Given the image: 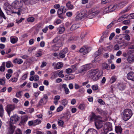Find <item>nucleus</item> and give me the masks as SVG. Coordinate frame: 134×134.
<instances>
[{
	"instance_id": "obj_1",
	"label": "nucleus",
	"mask_w": 134,
	"mask_h": 134,
	"mask_svg": "<svg viewBox=\"0 0 134 134\" xmlns=\"http://www.w3.org/2000/svg\"><path fill=\"white\" fill-rule=\"evenodd\" d=\"M88 75L94 81L98 80L101 75L100 72L98 69L91 70L88 71Z\"/></svg>"
},
{
	"instance_id": "obj_2",
	"label": "nucleus",
	"mask_w": 134,
	"mask_h": 134,
	"mask_svg": "<svg viewBox=\"0 0 134 134\" xmlns=\"http://www.w3.org/2000/svg\"><path fill=\"white\" fill-rule=\"evenodd\" d=\"M132 114V111L130 109H127L124 110L122 118L125 121L129 120Z\"/></svg>"
},
{
	"instance_id": "obj_3",
	"label": "nucleus",
	"mask_w": 134,
	"mask_h": 134,
	"mask_svg": "<svg viewBox=\"0 0 134 134\" xmlns=\"http://www.w3.org/2000/svg\"><path fill=\"white\" fill-rule=\"evenodd\" d=\"M4 7L6 12L8 15H10L13 13V11L12 7L8 3H7L4 4Z\"/></svg>"
},
{
	"instance_id": "obj_4",
	"label": "nucleus",
	"mask_w": 134,
	"mask_h": 134,
	"mask_svg": "<svg viewBox=\"0 0 134 134\" xmlns=\"http://www.w3.org/2000/svg\"><path fill=\"white\" fill-rule=\"evenodd\" d=\"M92 66L91 64L85 65L82 66L81 69L78 71L79 73H84L87 70L90 69Z\"/></svg>"
},
{
	"instance_id": "obj_5",
	"label": "nucleus",
	"mask_w": 134,
	"mask_h": 134,
	"mask_svg": "<svg viewBox=\"0 0 134 134\" xmlns=\"http://www.w3.org/2000/svg\"><path fill=\"white\" fill-rule=\"evenodd\" d=\"M48 97L46 94L43 95V97L41 98L39 101L37 106V107L41 106L45 104L47 101Z\"/></svg>"
},
{
	"instance_id": "obj_6",
	"label": "nucleus",
	"mask_w": 134,
	"mask_h": 134,
	"mask_svg": "<svg viewBox=\"0 0 134 134\" xmlns=\"http://www.w3.org/2000/svg\"><path fill=\"white\" fill-rule=\"evenodd\" d=\"M87 16L86 12L85 11H82L77 15L75 18V20L77 21L81 20Z\"/></svg>"
},
{
	"instance_id": "obj_7",
	"label": "nucleus",
	"mask_w": 134,
	"mask_h": 134,
	"mask_svg": "<svg viewBox=\"0 0 134 134\" xmlns=\"http://www.w3.org/2000/svg\"><path fill=\"white\" fill-rule=\"evenodd\" d=\"M116 6L113 5H111L104 9L103 12L104 13H106L109 12H112L116 9Z\"/></svg>"
},
{
	"instance_id": "obj_8",
	"label": "nucleus",
	"mask_w": 134,
	"mask_h": 134,
	"mask_svg": "<svg viewBox=\"0 0 134 134\" xmlns=\"http://www.w3.org/2000/svg\"><path fill=\"white\" fill-rule=\"evenodd\" d=\"M104 131L105 133L107 134V133L112 130V126L111 124L109 122L106 123L104 125Z\"/></svg>"
},
{
	"instance_id": "obj_9",
	"label": "nucleus",
	"mask_w": 134,
	"mask_h": 134,
	"mask_svg": "<svg viewBox=\"0 0 134 134\" xmlns=\"http://www.w3.org/2000/svg\"><path fill=\"white\" fill-rule=\"evenodd\" d=\"M16 126L14 124L9 123V125L8 127V131L10 134H12L14 132L15 130Z\"/></svg>"
},
{
	"instance_id": "obj_10",
	"label": "nucleus",
	"mask_w": 134,
	"mask_h": 134,
	"mask_svg": "<svg viewBox=\"0 0 134 134\" xmlns=\"http://www.w3.org/2000/svg\"><path fill=\"white\" fill-rule=\"evenodd\" d=\"M95 125L96 128L98 130L101 129L102 127V122L100 119H97L95 120Z\"/></svg>"
},
{
	"instance_id": "obj_11",
	"label": "nucleus",
	"mask_w": 134,
	"mask_h": 134,
	"mask_svg": "<svg viewBox=\"0 0 134 134\" xmlns=\"http://www.w3.org/2000/svg\"><path fill=\"white\" fill-rule=\"evenodd\" d=\"M19 117L16 115H15L11 116L9 123L14 124H15L19 119Z\"/></svg>"
},
{
	"instance_id": "obj_12",
	"label": "nucleus",
	"mask_w": 134,
	"mask_h": 134,
	"mask_svg": "<svg viewBox=\"0 0 134 134\" xmlns=\"http://www.w3.org/2000/svg\"><path fill=\"white\" fill-rule=\"evenodd\" d=\"M14 109V106L13 105L9 104L7 106L6 110L9 116L10 115L11 111L13 110Z\"/></svg>"
},
{
	"instance_id": "obj_13",
	"label": "nucleus",
	"mask_w": 134,
	"mask_h": 134,
	"mask_svg": "<svg viewBox=\"0 0 134 134\" xmlns=\"http://www.w3.org/2000/svg\"><path fill=\"white\" fill-rule=\"evenodd\" d=\"M89 49H90V48L83 46L80 49L79 52L83 55H85L88 53Z\"/></svg>"
},
{
	"instance_id": "obj_14",
	"label": "nucleus",
	"mask_w": 134,
	"mask_h": 134,
	"mask_svg": "<svg viewBox=\"0 0 134 134\" xmlns=\"http://www.w3.org/2000/svg\"><path fill=\"white\" fill-rule=\"evenodd\" d=\"M68 51V49L65 48L61 51L59 54V57L64 58L65 57V54L67 53Z\"/></svg>"
},
{
	"instance_id": "obj_15",
	"label": "nucleus",
	"mask_w": 134,
	"mask_h": 134,
	"mask_svg": "<svg viewBox=\"0 0 134 134\" xmlns=\"http://www.w3.org/2000/svg\"><path fill=\"white\" fill-rule=\"evenodd\" d=\"M23 4L20 1H15L14 3V5L16 8L19 9L20 8L23 6Z\"/></svg>"
},
{
	"instance_id": "obj_16",
	"label": "nucleus",
	"mask_w": 134,
	"mask_h": 134,
	"mask_svg": "<svg viewBox=\"0 0 134 134\" xmlns=\"http://www.w3.org/2000/svg\"><path fill=\"white\" fill-rule=\"evenodd\" d=\"M127 79L134 81V73L132 71L129 72L127 75Z\"/></svg>"
},
{
	"instance_id": "obj_17",
	"label": "nucleus",
	"mask_w": 134,
	"mask_h": 134,
	"mask_svg": "<svg viewBox=\"0 0 134 134\" xmlns=\"http://www.w3.org/2000/svg\"><path fill=\"white\" fill-rule=\"evenodd\" d=\"M126 3L125 2H122L117 5H115L116 6V9H120L123 8L126 4Z\"/></svg>"
},
{
	"instance_id": "obj_18",
	"label": "nucleus",
	"mask_w": 134,
	"mask_h": 134,
	"mask_svg": "<svg viewBox=\"0 0 134 134\" xmlns=\"http://www.w3.org/2000/svg\"><path fill=\"white\" fill-rule=\"evenodd\" d=\"M86 133L88 134H98L97 131L93 129H89Z\"/></svg>"
},
{
	"instance_id": "obj_19",
	"label": "nucleus",
	"mask_w": 134,
	"mask_h": 134,
	"mask_svg": "<svg viewBox=\"0 0 134 134\" xmlns=\"http://www.w3.org/2000/svg\"><path fill=\"white\" fill-rule=\"evenodd\" d=\"M102 68L103 70L106 69L107 70H108L110 69V67L108 64L104 63L102 64Z\"/></svg>"
},
{
	"instance_id": "obj_20",
	"label": "nucleus",
	"mask_w": 134,
	"mask_h": 134,
	"mask_svg": "<svg viewBox=\"0 0 134 134\" xmlns=\"http://www.w3.org/2000/svg\"><path fill=\"white\" fill-rule=\"evenodd\" d=\"M26 5H32L34 3L33 0H22Z\"/></svg>"
},
{
	"instance_id": "obj_21",
	"label": "nucleus",
	"mask_w": 134,
	"mask_h": 134,
	"mask_svg": "<svg viewBox=\"0 0 134 134\" xmlns=\"http://www.w3.org/2000/svg\"><path fill=\"white\" fill-rule=\"evenodd\" d=\"M74 76L72 75H67L65 76V79L66 80H69L73 79Z\"/></svg>"
},
{
	"instance_id": "obj_22",
	"label": "nucleus",
	"mask_w": 134,
	"mask_h": 134,
	"mask_svg": "<svg viewBox=\"0 0 134 134\" xmlns=\"http://www.w3.org/2000/svg\"><path fill=\"white\" fill-rule=\"evenodd\" d=\"M127 60L129 63L134 62V56L133 55L129 56L128 57Z\"/></svg>"
},
{
	"instance_id": "obj_23",
	"label": "nucleus",
	"mask_w": 134,
	"mask_h": 134,
	"mask_svg": "<svg viewBox=\"0 0 134 134\" xmlns=\"http://www.w3.org/2000/svg\"><path fill=\"white\" fill-rule=\"evenodd\" d=\"M5 65H6V67L7 68L12 67L13 66V64L12 62L10 61H8L5 63Z\"/></svg>"
},
{
	"instance_id": "obj_24",
	"label": "nucleus",
	"mask_w": 134,
	"mask_h": 134,
	"mask_svg": "<svg viewBox=\"0 0 134 134\" xmlns=\"http://www.w3.org/2000/svg\"><path fill=\"white\" fill-rule=\"evenodd\" d=\"M115 130L116 132L117 133H121L122 131V129L120 126H116Z\"/></svg>"
},
{
	"instance_id": "obj_25",
	"label": "nucleus",
	"mask_w": 134,
	"mask_h": 134,
	"mask_svg": "<svg viewBox=\"0 0 134 134\" xmlns=\"http://www.w3.org/2000/svg\"><path fill=\"white\" fill-rule=\"evenodd\" d=\"M14 63H18V64H20L23 63V61L21 59H18L17 58L15 59L13 61Z\"/></svg>"
},
{
	"instance_id": "obj_26",
	"label": "nucleus",
	"mask_w": 134,
	"mask_h": 134,
	"mask_svg": "<svg viewBox=\"0 0 134 134\" xmlns=\"http://www.w3.org/2000/svg\"><path fill=\"white\" fill-rule=\"evenodd\" d=\"M66 5L67 8L70 9H72L74 8L73 5L71 4V2L70 1H68L66 4Z\"/></svg>"
},
{
	"instance_id": "obj_27",
	"label": "nucleus",
	"mask_w": 134,
	"mask_h": 134,
	"mask_svg": "<svg viewBox=\"0 0 134 134\" xmlns=\"http://www.w3.org/2000/svg\"><path fill=\"white\" fill-rule=\"evenodd\" d=\"M109 35V31L108 30H106L103 32L102 37L103 38H105L108 36Z\"/></svg>"
},
{
	"instance_id": "obj_28",
	"label": "nucleus",
	"mask_w": 134,
	"mask_h": 134,
	"mask_svg": "<svg viewBox=\"0 0 134 134\" xmlns=\"http://www.w3.org/2000/svg\"><path fill=\"white\" fill-rule=\"evenodd\" d=\"M101 117L100 116H96L93 113H92V115L91 116L90 120H92L94 119H95L96 120L97 119H98L99 118H100Z\"/></svg>"
},
{
	"instance_id": "obj_29",
	"label": "nucleus",
	"mask_w": 134,
	"mask_h": 134,
	"mask_svg": "<svg viewBox=\"0 0 134 134\" xmlns=\"http://www.w3.org/2000/svg\"><path fill=\"white\" fill-rule=\"evenodd\" d=\"M79 25L78 24H74L72 25L70 28V30L71 31H73L79 28Z\"/></svg>"
},
{
	"instance_id": "obj_30",
	"label": "nucleus",
	"mask_w": 134,
	"mask_h": 134,
	"mask_svg": "<svg viewBox=\"0 0 134 134\" xmlns=\"http://www.w3.org/2000/svg\"><path fill=\"white\" fill-rule=\"evenodd\" d=\"M63 46L62 43L60 41V42H57L55 44V46L54 47H56V50H59V48Z\"/></svg>"
},
{
	"instance_id": "obj_31",
	"label": "nucleus",
	"mask_w": 134,
	"mask_h": 134,
	"mask_svg": "<svg viewBox=\"0 0 134 134\" xmlns=\"http://www.w3.org/2000/svg\"><path fill=\"white\" fill-rule=\"evenodd\" d=\"M58 33L59 34H62L65 31V28L64 26L60 27L57 29Z\"/></svg>"
},
{
	"instance_id": "obj_32",
	"label": "nucleus",
	"mask_w": 134,
	"mask_h": 134,
	"mask_svg": "<svg viewBox=\"0 0 134 134\" xmlns=\"http://www.w3.org/2000/svg\"><path fill=\"white\" fill-rule=\"evenodd\" d=\"M60 96H56L54 98V104L56 105L58 104V102L60 99Z\"/></svg>"
},
{
	"instance_id": "obj_33",
	"label": "nucleus",
	"mask_w": 134,
	"mask_h": 134,
	"mask_svg": "<svg viewBox=\"0 0 134 134\" xmlns=\"http://www.w3.org/2000/svg\"><path fill=\"white\" fill-rule=\"evenodd\" d=\"M5 69V62H3L2 63V65L0 66V71L1 72L4 71Z\"/></svg>"
},
{
	"instance_id": "obj_34",
	"label": "nucleus",
	"mask_w": 134,
	"mask_h": 134,
	"mask_svg": "<svg viewBox=\"0 0 134 134\" xmlns=\"http://www.w3.org/2000/svg\"><path fill=\"white\" fill-rule=\"evenodd\" d=\"M96 111L98 113H99L100 114H102V113H103L104 114L106 115L108 113V112L107 111H106L105 112V113H104V111H103L102 110H101L100 109H99L98 108H97L96 109Z\"/></svg>"
},
{
	"instance_id": "obj_35",
	"label": "nucleus",
	"mask_w": 134,
	"mask_h": 134,
	"mask_svg": "<svg viewBox=\"0 0 134 134\" xmlns=\"http://www.w3.org/2000/svg\"><path fill=\"white\" fill-rule=\"evenodd\" d=\"M64 7H61L60 8H59L58 11V15H60L62 14L63 13V10Z\"/></svg>"
},
{
	"instance_id": "obj_36",
	"label": "nucleus",
	"mask_w": 134,
	"mask_h": 134,
	"mask_svg": "<svg viewBox=\"0 0 134 134\" xmlns=\"http://www.w3.org/2000/svg\"><path fill=\"white\" fill-rule=\"evenodd\" d=\"M4 110L2 104L0 105V116L2 117L3 115Z\"/></svg>"
},
{
	"instance_id": "obj_37",
	"label": "nucleus",
	"mask_w": 134,
	"mask_h": 134,
	"mask_svg": "<svg viewBox=\"0 0 134 134\" xmlns=\"http://www.w3.org/2000/svg\"><path fill=\"white\" fill-rule=\"evenodd\" d=\"M63 65L62 63H58L56 65V68L57 69H60L62 67Z\"/></svg>"
},
{
	"instance_id": "obj_38",
	"label": "nucleus",
	"mask_w": 134,
	"mask_h": 134,
	"mask_svg": "<svg viewBox=\"0 0 134 134\" xmlns=\"http://www.w3.org/2000/svg\"><path fill=\"white\" fill-rule=\"evenodd\" d=\"M18 41V38L17 37L10 38V42L13 44L15 43Z\"/></svg>"
},
{
	"instance_id": "obj_39",
	"label": "nucleus",
	"mask_w": 134,
	"mask_h": 134,
	"mask_svg": "<svg viewBox=\"0 0 134 134\" xmlns=\"http://www.w3.org/2000/svg\"><path fill=\"white\" fill-rule=\"evenodd\" d=\"M60 41L59 37L58 36L56 37L53 40V42L54 43H57Z\"/></svg>"
},
{
	"instance_id": "obj_40",
	"label": "nucleus",
	"mask_w": 134,
	"mask_h": 134,
	"mask_svg": "<svg viewBox=\"0 0 134 134\" xmlns=\"http://www.w3.org/2000/svg\"><path fill=\"white\" fill-rule=\"evenodd\" d=\"M71 68L73 72H75L77 69V65H74L71 66Z\"/></svg>"
},
{
	"instance_id": "obj_41",
	"label": "nucleus",
	"mask_w": 134,
	"mask_h": 134,
	"mask_svg": "<svg viewBox=\"0 0 134 134\" xmlns=\"http://www.w3.org/2000/svg\"><path fill=\"white\" fill-rule=\"evenodd\" d=\"M34 126L40 124L41 122V120L39 119H37L36 120H34Z\"/></svg>"
},
{
	"instance_id": "obj_42",
	"label": "nucleus",
	"mask_w": 134,
	"mask_h": 134,
	"mask_svg": "<svg viewBox=\"0 0 134 134\" xmlns=\"http://www.w3.org/2000/svg\"><path fill=\"white\" fill-rule=\"evenodd\" d=\"M116 79V77L115 76H113L112 77L110 80V82L112 83L115 82Z\"/></svg>"
},
{
	"instance_id": "obj_43",
	"label": "nucleus",
	"mask_w": 134,
	"mask_h": 134,
	"mask_svg": "<svg viewBox=\"0 0 134 134\" xmlns=\"http://www.w3.org/2000/svg\"><path fill=\"white\" fill-rule=\"evenodd\" d=\"M5 78L3 77L2 79H0V84L1 85H4L5 84Z\"/></svg>"
},
{
	"instance_id": "obj_44",
	"label": "nucleus",
	"mask_w": 134,
	"mask_h": 134,
	"mask_svg": "<svg viewBox=\"0 0 134 134\" xmlns=\"http://www.w3.org/2000/svg\"><path fill=\"white\" fill-rule=\"evenodd\" d=\"M90 12L91 14H93L92 15H96L98 14L99 13V12L98 11H96L95 10L93 11V9H91V10Z\"/></svg>"
},
{
	"instance_id": "obj_45",
	"label": "nucleus",
	"mask_w": 134,
	"mask_h": 134,
	"mask_svg": "<svg viewBox=\"0 0 134 134\" xmlns=\"http://www.w3.org/2000/svg\"><path fill=\"white\" fill-rule=\"evenodd\" d=\"M85 104H80L79 105V109H81L83 110L85 109Z\"/></svg>"
},
{
	"instance_id": "obj_46",
	"label": "nucleus",
	"mask_w": 134,
	"mask_h": 134,
	"mask_svg": "<svg viewBox=\"0 0 134 134\" xmlns=\"http://www.w3.org/2000/svg\"><path fill=\"white\" fill-rule=\"evenodd\" d=\"M34 18L32 17L28 18L27 19V20L28 22H32L34 21Z\"/></svg>"
},
{
	"instance_id": "obj_47",
	"label": "nucleus",
	"mask_w": 134,
	"mask_h": 134,
	"mask_svg": "<svg viewBox=\"0 0 134 134\" xmlns=\"http://www.w3.org/2000/svg\"><path fill=\"white\" fill-rule=\"evenodd\" d=\"M65 71L66 73L68 74H70L73 72L71 68L66 69V70Z\"/></svg>"
},
{
	"instance_id": "obj_48",
	"label": "nucleus",
	"mask_w": 134,
	"mask_h": 134,
	"mask_svg": "<svg viewBox=\"0 0 134 134\" xmlns=\"http://www.w3.org/2000/svg\"><path fill=\"white\" fill-rule=\"evenodd\" d=\"M15 134H22L21 130L19 128L17 129L15 131Z\"/></svg>"
},
{
	"instance_id": "obj_49",
	"label": "nucleus",
	"mask_w": 134,
	"mask_h": 134,
	"mask_svg": "<svg viewBox=\"0 0 134 134\" xmlns=\"http://www.w3.org/2000/svg\"><path fill=\"white\" fill-rule=\"evenodd\" d=\"M92 88L93 90H96L98 89V86L96 85H93L92 86Z\"/></svg>"
},
{
	"instance_id": "obj_50",
	"label": "nucleus",
	"mask_w": 134,
	"mask_h": 134,
	"mask_svg": "<svg viewBox=\"0 0 134 134\" xmlns=\"http://www.w3.org/2000/svg\"><path fill=\"white\" fill-rule=\"evenodd\" d=\"M119 89L120 90H123L125 88V86L123 84H120L118 86Z\"/></svg>"
},
{
	"instance_id": "obj_51",
	"label": "nucleus",
	"mask_w": 134,
	"mask_h": 134,
	"mask_svg": "<svg viewBox=\"0 0 134 134\" xmlns=\"http://www.w3.org/2000/svg\"><path fill=\"white\" fill-rule=\"evenodd\" d=\"M63 70H62L59 73L58 76L59 77L61 78H63L64 77V75L63 74Z\"/></svg>"
},
{
	"instance_id": "obj_52",
	"label": "nucleus",
	"mask_w": 134,
	"mask_h": 134,
	"mask_svg": "<svg viewBox=\"0 0 134 134\" xmlns=\"http://www.w3.org/2000/svg\"><path fill=\"white\" fill-rule=\"evenodd\" d=\"M68 103V101L66 99H63L62 101V104L64 106L66 105Z\"/></svg>"
},
{
	"instance_id": "obj_53",
	"label": "nucleus",
	"mask_w": 134,
	"mask_h": 134,
	"mask_svg": "<svg viewBox=\"0 0 134 134\" xmlns=\"http://www.w3.org/2000/svg\"><path fill=\"white\" fill-rule=\"evenodd\" d=\"M22 92L20 91L17 92L16 93V96L18 98H19L21 96V93Z\"/></svg>"
},
{
	"instance_id": "obj_54",
	"label": "nucleus",
	"mask_w": 134,
	"mask_h": 134,
	"mask_svg": "<svg viewBox=\"0 0 134 134\" xmlns=\"http://www.w3.org/2000/svg\"><path fill=\"white\" fill-rule=\"evenodd\" d=\"M115 35V34L114 33H111L109 37V39L110 40H111L113 38L114 36Z\"/></svg>"
},
{
	"instance_id": "obj_55",
	"label": "nucleus",
	"mask_w": 134,
	"mask_h": 134,
	"mask_svg": "<svg viewBox=\"0 0 134 134\" xmlns=\"http://www.w3.org/2000/svg\"><path fill=\"white\" fill-rule=\"evenodd\" d=\"M63 109V107L62 106L60 105L58 107L57 109V112H59L61 111Z\"/></svg>"
},
{
	"instance_id": "obj_56",
	"label": "nucleus",
	"mask_w": 134,
	"mask_h": 134,
	"mask_svg": "<svg viewBox=\"0 0 134 134\" xmlns=\"http://www.w3.org/2000/svg\"><path fill=\"white\" fill-rule=\"evenodd\" d=\"M130 22V21L129 20H126L124 21L122 23L125 24H129Z\"/></svg>"
},
{
	"instance_id": "obj_57",
	"label": "nucleus",
	"mask_w": 134,
	"mask_h": 134,
	"mask_svg": "<svg viewBox=\"0 0 134 134\" xmlns=\"http://www.w3.org/2000/svg\"><path fill=\"white\" fill-rule=\"evenodd\" d=\"M58 125L59 126H62L64 124V122L63 120H60L58 121Z\"/></svg>"
},
{
	"instance_id": "obj_58",
	"label": "nucleus",
	"mask_w": 134,
	"mask_h": 134,
	"mask_svg": "<svg viewBox=\"0 0 134 134\" xmlns=\"http://www.w3.org/2000/svg\"><path fill=\"white\" fill-rule=\"evenodd\" d=\"M119 48L120 47L119 45V44H116L114 47V49L116 50H118Z\"/></svg>"
},
{
	"instance_id": "obj_59",
	"label": "nucleus",
	"mask_w": 134,
	"mask_h": 134,
	"mask_svg": "<svg viewBox=\"0 0 134 134\" xmlns=\"http://www.w3.org/2000/svg\"><path fill=\"white\" fill-rule=\"evenodd\" d=\"M28 124L29 126L32 125L34 126V122L33 120L29 121L28 122Z\"/></svg>"
},
{
	"instance_id": "obj_60",
	"label": "nucleus",
	"mask_w": 134,
	"mask_h": 134,
	"mask_svg": "<svg viewBox=\"0 0 134 134\" xmlns=\"http://www.w3.org/2000/svg\"><path fill=\"white\" fill-rule=\"evenodd\" d=\"M96 56L100 55L101 54V50H98V51L96 52Z\"/></svg>"
},
{
	"instance_id": "obj_61",
	"label": "nucleus",
	"mask_w": 134,
	"mask_h": 134,
	"mask_svg": "<svg viewBox=\"0 0 134 134\" xmlns=\"http://www.w3.org/2000/svg\"><path fill=\"white\" fill-rule=\"evenodd\" d=\"M114 21H112V22L110 24H109L108 25L107 27V29H109L114 24Z\"/></svg>"
},
{
	"instance_id": "obj_62",
	"label": "nucleus",
	"mask_w": 134,
	"mask_h": 134,
	"mask_svg": "<svg viewBox=\"0 0 134 134\" xmlns=\"http://www.w3.org/2000/svg\"><path fill=\"white\" fill-rule=\"evenodd\" d=\"M31 130L30 129H27L24 132L26 134H29L31 132Z\"/></svg>"
},
{
	"instance_id": "obj_63",
	"label": "nucleus",
	"mask_w": 134,
	"mask_h": 134,
	"mask_svg": "<svg viewBox=\"0 0 134 134\" xmlns=\"http://www.w3.org/2000/svg\"><path fill=\"white\" fill-rule=\"evenodd\" d=\"M98 101V102H99L100 104L102 105L104 104H105V102L103 101V100L101 99H99Z\"/></svg>"
},
{
	"instance_id": "obj_64",
	"label": "nucleus",
	"mask_w": 134,
	"mask_h": 134,
	"mask_svg": "<svg viewBox=\"0 0 134 134\" xmlns=\"http://www.w3.org/2000/svg\"><path fill=\"white\" fill-rule=\"evenodd\" d=\"M125 38L127 41H129L130 40V36L128 34L126 35L125 36Z\"/></svg>"
}]
</instances>
